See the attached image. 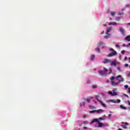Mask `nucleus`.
I'll list each match as a JSON object with an SVG mask.
<instances>
[{
  "label": "nucleus",
  "mask_w": 130,
  "mask_h": 130,
  "mask_svg": "<svg viewBox=\"0 0 130 130\" xmlns=\"http://www.w3.org/2000/svg\"><path fill=\"white\" fill-rule=\"evenodd\" d=\"M115 79V77H114V76H112L110 80L111 81V85L112 86H118L119 85V83H120V82H123V81H124V79H123V78L121 77V80L117 79L116 81H118V82H114V81H113V80H114Z\"/></svg>",
  "instance_id": "obj_1"
},
{
  "label": "nucleus",
  "mask_w": 130,
  "mask_h": 130,
  "mask_svg": "<svg viewBox=\"0 0 130 130\" xmlns=\"http://www.w3.org/2000/svg\"><path fill=\"white\" fill-rule=\"evenodd\" d=\"M95 99L99 101V102H100L101 105H102L103 107H106V105L104 103H103V102L101 101V99L100 98V96L99 95H96L95 96Z\"/></svg>",
  "instance_id": "obj_2"
},
{
  "label": "nucleus",
  "mask_w": 130,
  "mask_h": 130,
  "mask_svg": "<svg viewBox=\"0 0 130 130\" xmlns=\"http://www.w3.org/2000/svg\"><path fill=\"white\" fill-rule=\"evenodd\" d=\"M116 54H117V52L116 51H114L111 53L108 54V57H110L111 56H114V55H116Z\"/></svg>",
  "instance_id": "obj_3"
},
{
  "label": "nucleus",
  "mask_w": 130,
  "mask_h": 130,
  "mask_svg": "<svg viewBox=\"0 0 130 130\" xmlns=\"http://www.w3.org/2000/svg\"><path fill=\"white\" fill-rule=\"evenodd\" d=\"M99 73L101 76H107V73L102 70L99 71Z\"/></svg>",
  "instance_id": "obj_4"
},
{
  "label": "nucleus",
  "mask_w": 130,
  "mask_h": 130,
  "mask_svg": "<svg viewBox=\"0 0 130 130\" xmlns=\"http://www.w3.org/2000/svg\"><path fill=\"white\" fill-rule=\"evenodd\" d=\"M121 123L122 124L121 125V126L122 127H123V128H126V125H128V123L126 122H122Z\"/></svg>",
  "instance_id": "obj_5"
},
{
  "label": "nucleus",
  "mask_w": 130,
  "mask_h": 130,
  "mask_svg": "<svg viewBox=\"0 0 130 130\" xmlns=\"http://www.w3.org/2000/svg\"><path fill=\"white\" fill-rule=\"evenodd\" d=\"M103 63L106 64V63H109V62H111V60L105 58L104 60L103 61Z\"/></svg>",
  "instance_id": "obj_6"
},
{
  "label": "nucleus",
  "mask_w": 130,
  "mask_h": 130,
  "mask_svg": "<svg viewBox=\"0 0 130 130\" xmlns=\"http://www.w3.org/2000/svg\"><path fill=\"white\" fill-rule=\"evenodd\" d=\"M119 30L121 33L122 35H123V36H124V35H125V34L124 33V29L123 28H122V27H120Z\"/></svg>",
  "instance_id": "obj_7"
},
{
  "label": "nucleus",
  "mask_w": 130,
  "mask_h": 130,
  "mask_svg": "<svg viewBox=\"0 0 130 130\" xmlns=\"http://www.w3.org/2000/svg\"><path fill=\"white\" fill-rule=\"evenodd\" d=\"M96 121L97 122H100V121H99V120H98V119H93V120L91 121V122H92V123H94V122H96Z\"/></svg>",
  "instance_id": "obj_8"
},
{
  "label": "nucleus",
  "mask_w": 130,
  "mask_h": 130,
  "mask_svg": "<svg viewBox=\"0 0 130 130\" xmlns=\"http://www.w3.org/2000/svg\"><path fill=\"white\" fill-rule=\"evenodd\" d=\"M111 66V67H112V66H114V67H116V62H115V61H112Z\"/></svg>",
  "instance_id": "obj_9"
},
{
  "label": "nucleus",
  "mask_w": 130,
  "mask_h": 130,
  "mask_svg": "<svg viewBox=\"0 0 130 130\" xmlns=\"http://www.w3.org/2000/svg\"><path fill=\"white\" fill-rule=\"evenodd\" d=\"M102 126H103V123L99 122L98 127H102Z\"/></svg>",
  "instance_id": "obj_10"
},
{
  "label": "nucleus",
  "mask_w": 130,
  "mask_h": 130,
  "mask_svg": "<svg viewBox=\"0 0 130 130\" xmlns=\"http://www.w3.org/2000/svg\"><path fill=\"white\" fill-rule=\"evenodd\" d=\"M109 25H113L114 26H115L116 25H117V23L115 22H110L109 23Z\"/></svg>",
  "instance_id": "obj_11"
},
{
  "label": "nucleus",
  "mask_w": 130,
  "mask_h": 130,
  "mask_svg": "<svg viewBox=\"0 0 130 130\" xmlns=\"http://www.w3.org/2000/svg\"><path fill=\"white\" fill-rule=\"evenodd\" d=\"M112 30V27H110L107 29V33H109Z\"/></svg>",
  "instance_id": "obj_12"
},
{
  "label": "nucleus",
  "mask_w": 130,
  "mask_h": 130,
  "mask_svg": "<svg viewBox=\"0 0 130 130\" xmlns=\"http://www.w3.org/2000/svg\"><path fill=\"white\" fill-rule=\"evenodd\" d=\"M125 40H127V41H130V36H127V37L125 38Z\"/></svg>",
  "instance_id": "obj_13"
},
{
  "label": "nucleus",
  "mask_w": 130,
  "mask_h": 130,
  "mask_svg": "<svg viewBox=\"0 0 130 130\" xmlns=\"http://www.w3.org/2000/svg\"><path fill=\"white\" fill-rule=\"evenodd\" d=\"M102 111H103V110L99 109V110H95V112H97L98 113H100V112H102Z\"/></svg>",
  "instance_id": "obj_14"
},
{
  "label": "nucleus",
  "mask_w": 130,
  "mask_h": 130,
  "mask_svg": "<svg viewBox=\"0 0 130 130\" xmlns=\"http://www.w3.org/2000/svg\"><path fill=\"white\" fill-rule=\"evenodd\" d=\"M107 35H108V36H105L104 38L107 39V38H109V37H110V34H107Z\"/></svg>",
  "instance_id": "obj_15"
},
{
  "label": "nucleus",
  "mask_w": 130,
  "mask_h": 130,
  "mask_svg": "<svg viewBox=\"0 0 130 130\" xmlns=\"http://www.w3.org/2000/svg\"><path fill=\"white\" fill-rule=\"evenodd\" d=\"M104 72L106 73V74H107V71H108V70L105 67L104 68Z\"/></svg>",
  "instance_id": "obj_16"
},
{
  "label": "nucleus",
  "mask_w": 130,
  "mask_h": 130,
  "mask_svg": "<svg viewBox=\"0 0 130 130\" xmlns=\"http://www.w3.org/2000/svg\"><path fill=\"white\" fill-rule=\"evenodd\" d=\"M101 45H104V43L102 42H100L99 43V46H101Z\"/></svg>",
  "instance_id": "obj_17"
},
{
  "label": "nucleus",
  "mask_w": 130,
  "mask_h": 130,
  "mask_svg": "<svg viewBox=\"0 0 130 130\" xmlns=\"http://www.w3.org/2000/svg\"><path fill=\"white\" fill-rule=\"evenodd\" d=\"M94 57H95V55H91L90 59H91V60H93V59H94Z\"/></svg>",
  "instance_id": "obj_18"
},
{
  "label": "nucleus",
  "mask_w": 130,
  "mask_h": 130,
  "mask_svg": "<svg viewBox=\"0 0 130 130\" xmlns=\"http://www.w3.org/2000/svg\"><path fill=\"white\" fill-rule=\"evenodd\" d=\"M120 108H122V109H126V108L125 107H123L122 105H120Z\"/></svg>",
  "instance_id": "obj_19"
},
{
  "label": "nucleus",
  "mask_w": 130,
  "mask_h": 130,
  "mask_svg": "<svg viewBox=\"0 0 130 130\" xmlns=\"http://www.w3.org/2000/svg\"><path fill=\"white\" fill-rule=\"evenodd\" d=\"M124 13H123V12L121 13L120 12H119L118 13V14L119 15V16H122V15H123Z\"/></svg>",
  "instance_id": "obj_20"
},
{
  "label": "nucleus",
  "mask_w": 130,
  "mask_h": 130,
  "mask_svg": "<svg viewBox=\"0 0 130 130\" xmlns=\"http://www.w3.org/2000/svg\"><path fill=\"white\" fill-rule=\"evenodd\" d=\"M111 15L112 17H114V15H115V13L113 12H111Z\"/></svg>",
  "instance_id": "obj_21"
},
{
  "label": "nucleus",
  "mask_w": 130,
  "mask_h": 130,
  "mask_svg": "<svg viewBox=\"0 0 130 130\" xmlns=\"http://www.w3.org/2000/svg\"><path fill=\"white\" fill-rule=\"evenodd\" d=\"M117 95V93L116 92H112V96H116Z\"/></svg>",
  "instance_id": "obj_22"
},
{
  "label": "nucleus",
  "mask_w": 130,
  "mask_h": 130,
  "mask_svg": "<svg viewBox=\"0 0 130 130\" xmlns=\"http://www.w3.org/2000/svg\"><path fill=\"white\" fill-rule=\"evenodd\" d=\"M95 50H97L99 53H100V49H99V48H96Z\"/></svg>",
  "instance_id": "obj_23"
},
{
  "label": "nucleus",
  "mask_w": 130,
  "mask_h": 130,
  "mask_svg": "<svg viewBox=\"0 0 130 130\" xmlns=\"http://www.w3.org/2000/svg\"><path fill=\"white\" fill-rule=\"evenodd\" d=\"M109 50H110V51H113V52L115 51L114 50V49H113V48H110L109 49Z\"/></svg>",
  "instance_id": "obj_24"
},
{
  "label": "nucleus",
  "mask_w": 130,
  "mask_h": 130,
  "mask_svg": "<svg viewBox=\"0 0 130 130\" xmlns=\"http://www.w3.org/2000/svg\"><path fill=\"white\" fill-rule=\"evenodd\" d=\"M96 88H97V85H92L93 89H96Z\"/></svg>",
  "instance_id": "obj_25"
},
{
  "label": "nucleus",
  "mask_w": 130,
  "mask_h": 130,
  "mask_svg": "<svg viewBox=\"0 0 130 130\" xmlns=\"http://www.w3.org/2000/svg\"><path fill=\"white\" fill-rule=\"evenodd\" d=\"M85 106V102H84L83 103V104H82V103H81L80 104V106L82 107V106Z\"/></svg>",
  "instance_id": "obj_26"
},
{
  "label": "nucleus",
  "mask_w": 130,
  "mask_h": 130,
  "mask_svg": "<svg viewBox=\"0 0 130 130\" xmlns=\"http://www.w3.org/2000/svg\"><path fill=\"white\" fill-rule=\"evenodd\" d=\"M109 71L110 72L109 74H111V73H112V69L111 68H109Z\"/></svg>",
  "instance_id": "obj_27"
},
{
  "label": "nucleus",
  "mask_w": 130,
  "mask_h": 130,
  "mask_svg": "<svg viewBox=\"0 0 130 130\" xmlns=\"http://www.w3.org/2000/svg\"><path fill=\"white\" fill-rule=\"evenodd\" d=\"M116 21H119L120 20V17H118L116 18Z\"/></svg>",
  "instance_id": "obj_28"
},
{
  "label": "nucleus",
  "mask_w": 130,
  "mask_h": 130,
  "mask_svg": "<svg viewBox=\"0 0 130 130\" xmlns=\"http://www.w3.org/2000/svg\"><path fill=\"white\" fill-rule=\"evenodd\" d=\"M129 7H130V5L129 4L126 5L125 6V8H129Z\"/></svg>",
  "instance_id": "obj_29"
},
{
  "label": "nucleus",
  "mask_w": 130,
  "mask_h": 130,
  "mask_svg": "<svg viewBox=\"0 0 130 130\" xmlns=\"http://www.w3.org/2000/svg\"><path fill=\"white\" fill-rule=\"evenodd\" d=\"M121 78V75H118L117 76H116V77H115V79H117V78Z\"/></svg>",
  "instance_id": "obj_30"
},
{
  "label": "nucleus",
  "mask_w": 130,
  "mask_h": 130,
  "mask_svg": "<svg viewBox=\"0 0 130 130\" xmlns=\"http://www.w3.org/2000/svg\"><path fill=\"white\" fill-rule=\"evenodd\" d=\"M111 102H112V103H116V101H115V100H111Z\"/></svg>",
  "instance_id": "obj_31"
},
{
  "label": "nucleus",
  "mask_w": 130,
  "mask_h": 130,
  "mask_svg": "<svg viewBox=\"0 0 130 130\" xmlns=\"http://www.w3.org/2000/svg\"><path fill=\"white\" fill-rule=\"evenodd\" d=\"M89 112L90 113H94V112H96V110L91 111Z\"/></svg>",
  "instance_id": "obj_32"
},
{
  "label": "nucleus",
  "mask_w": 130,
  "mask_h": 130,
  "mask_svg": "<svg viewBox=\"0 0 130 130\" xmlns=\"http://www.w3.org/2000/svg\"><path fill=\"white\" fill-rule=\"evenodd\" d=\"M98 119H100L101 120H105V119H104V118L100 117Z\"/></svg>",
  "instance_id": "obj_33"
},
{
  "label": "nucleus",
  "mask_w": 130,
  "mask_h": 130,
  "mask_svg": "<svg viewBox=\"0 0 130 130\" xmlns=\"http://www.w3.org/2000/svg\"><path fill=\"white\" fill-rule=\"evenodd\" d=\"M108 94H110V95H112V91H108Z\"/></svg>",
  "instance_id": "obj_34"
},
{
  "label": "nucleus",
  "mask_w": 130,
  "mask_h": 130,
  "mask_svg": "<svg viewBox=\"0 0 130 130\" xmlns=\"http://www.w3.org/2000/svg\"><path fill=\"white\" fill-rule=\"evenodd\" d=\"M111 116H112V114H109L108 115V118H110V117H111Z\"/></svg>",
  "instance_id": "obj_35"
},
{
  "label": "nucleus",
  "mask_w": 130,
  "mask_h": 130,
  "mask_svg": "<svg viewBox=\"0 0 130 130\" xmlns=\"http://www.w3.org/2000/svg\"><path fill=\"white\" fill-rule=\"evenodd\" d=\"M124 88H126V89H127L128 88V86L127 85H124Z\"/></svg>",
  "instance_id": "obj_36"
},
{
  "label": "nucleus",
  "mask_w": 130,
  "mask_h": 130,
  "mask_svg": "<svg viewBox=\"0 0 130 130\" xmlns=\"http://www.w3.org/2000/svg\"><path fill=\"white\" fill-rule=\"evenodd\" d=\"M115 46H116V47H117V48H119V45H118V44H116V45H115Z\"/></svg>",
  "instance_id": "obj_37"
},
{
  "label": "nucleus",
  "mask_w": 130,
  "mask_h": 130,
  "mask_svg": "<svg viewBox=\"0 0 130 130\" xmlns=\"http://www.w3.org/2000/svg\"><path fill=\"white\" fill-rule=\"evenodd\" d=\"M121 54H124V50H122L121 51Z\"/></svg>",
  "instance_id": "obj_38"
},
{
  "label": "nucleus",
  "mask_w": 130,
  "mask_h": 130,
  "mask_svg": "<svg viewBox=\"0 0 130 130\" xmlns=\"http://www.w3.org/2000/svg\"><path fill=\"white\" fill-rule=\"evenodd\" d=\"M86 101H87V102H88L89 103H90V99H87Z\"/></svg>",
  "instance_id": "obj_39"
},
{
  "label": "nucleus",
  "mask_w": 130,
  "mask_h": 130,
  "mask_svg": "<svg viewBox=\"0 0 130 130\" xmlns=\"http://www.w3.org/2000/svg\"><path fill=\"white\" fill-rule=\"evenodd\" d=\"M127 78H130V73H128V74L127 75Z\"/></svg>",
  "instance_id": "obj_40"
},
{
  "label": "nucleus",
  "mask_w": 130,
  "mask_h": 130,
  "mask_svg": "<svg viewBox=\"0 0 130 130\" xmlns=\"http://www.w3.org/2000/svg\"><path fill=\"white\" fill-rule=\"evenodd\" d=\"M117 102V103H120V102H121L120 100H118Z\"/></svg>",
  "instance_id": "obj_41"
},
{
  "label": "nucleus",
  "mask_w": 130,
  "mask_h": 130,
  "mask_svg": "<svg viewBox=\"0 0 130 130\" xmlns=\"http://www.w3.org/2000/svg\"><path fill=\"white\" fill-rule=\"evenodd\" d=\"M124 66L125 67H128V64L125 63Z\"/></svg>",
  "instance_id": "obj_42"
},
{
  "label": "nucleus",
  "mask_w": 130,
  "mask_h": 130,
  "mask_svg": "<svg viewBox=\"0 0 130 130\" xmlns=\"http://www.w3.org/2000/svg\"><path fill=\"white\" fill-rule=\"evenodd\" d=\"M126 46V45L125 44H122V46H123V47H125Z\"/></svg>",
  "instance_id": "obj_43"
},
{
  "label": "nucleus",
  "mask_w": 130,
  "mask_h": 130,
  "mask_svg": "<svg viewBox=\"0 0 130 130\" xmlns=\"http://www.w3.org/2000/svg\"><path fill=\"white\" fill-rule=\"evenodd\" d=\"M124 96H125V97H127V98H128V95L127 94H124Z\"/></svg>",
  "instance_id": "obj_44"
},
{
  "label": "nucleus",
  "mask_w": 130,
  "mask_h": 130,
  "mask_svg": "<svg viewBox=\"0 0 130 130\" xmlns=\"http://www.w3.org/2000/svg\"><path fill=\"white\" fill-rule=\"evenodd\" d=\"M127 102H128V105L130 106V101H128Z\"/></svg>",
  "instance_id": "obj_45"
},
{
  "label": "nucleus",
  "mask_w": 130,
  "mask_h": 130,
  "mask_svg": "<svg viewBox=\"0 0 130 130\" xmlns=\"http://www.w3.org/2000/svg\"><path fill=\"white\" fill-rule=\"evenodd\" d=\"M117 70H118V71H120V68L118 67V68H117Z\"/></svg>",
  "instance_id": "obj_46"
},
{
  "label": "nucleus",
  "mask_w": 130,
  "mask_h": 130,
  "mask_svg": "<svg viewBox=\"0 0 130 130\" xmlns=\"http://www.w3.org/2000/svg\"><path fill=\"white\" fill-rule=\"evenodd\" d=\"M83 129H87V127H86V126L83 127Z\"/></svg>",
  "instance_id": "obj_47"
},
{
  "label": "nucleus",
  "mask_w": 130,
  "mask_h": 130,
  "mask_svg": "<svg viewBox=\"0 0 130 130\" xmlns=\"http://www.w3.org/2000/svg\"><path fill=\"white\" fill-rule=\"evenodd\" d=\"M127 59V57L126 56L125 57V60H126Z\"/></svg>",
  "instance_id": "obj_48"
},
{
  "label": "nucleus",
  "mask_w": 130,
  "mask_h": 130,
  "mask_svg": "<svg viewBox=\"0 0 130 130\" xmlns=\"http://www.w3.org/2000/svg\"><path fill=\"white\" fill-rule=\"evenodd\" d=\"M101 34H104V31H103V32H101Z\"/></svg>",
  "instance_id": "obj_49"
},
{
  "label": "nucleus",
  "mask_w": 130,
  "mask_h": 130,
  "mask_svg": "<svg viewBox=\"0 0 130 130\" xmlns=\"http://www.w3.org/2000/svg\"><path fill=\"white\" fill-rule=\"evenodd\" d=\"M127 25H128V26H129V25H130V22L128 23L127 24Z\"/></svg>",
  "instance_id": "obj_50"
},
{
  "label": "nucleus",
  "mask_w": 130,
  "mask_h": 130,
  "mask_svg": "<svg viewBox=\"0 0 130 130\" xmlns=\"http://www.w3.org/2000/svg\"><path fill=\"white\" fill-rule=\"evenodd\" d=\"M106 82H107V83H109V80H108L106 81Z\"/></svg>",
  "instance_id": "obj_51"
},
{
  "label": "nucleus",
  "mask_w": 130,
  "mask_h": 130,
  "mask_svg": "<svg viewBox=\"0 0 130 130\" xmlns=\"http://www.w3.org/2000/svg\"><path fill=\"white\" fill-rule=\"evenodd\" d=\"M104 26H105V27H106V26H107V24H104Z\"/></svg>",
  "instance_id": "obj_52"
},
{
  "label": "nucleus",
  "mask_w": 130,
  "mask_h": 130,
  "mask_svg": "<svg viewBox=\"0 0 130 130\" xmlns=\"http://www.w3.org/2000/svg\"><path fill=\"white\" fill-rule=\"evenodd\" d=\"M94 103H97V102L95 101V100H93Z\"/></svg>",
  "instance_id": "obj_53"
},
{
  "label": "nucleus",
  "mask_w": 130,
  "mask_h": 130,
  "mask_svg": "<svg viewBox=\"0 0 130 130\" xmlns=\"http://www.w3.org/2000/svg\"><path fill=\"white\" fill-rule=\"evenodd\" d=\"M121 11H124V9H122Z\"/></svg>",
  "instance_id": "obj_54"
},
{
  "label": "nucleus",
  "mask_w": 130,
  "mask_h": 130,
  "mask_svg": "<svg viewBox=\"0 0 130 130\" xmlns=\"http://www.w3.org/2000/svg\"><path fill=\"white\" fill-rule=\"evenodd\" d=\"M88 83H90V80H88Z\"/></svg>",
  "instance_id": "obj_55"
},
{
  "label": "nucleus",
  "mask_w": 130,
  "mask_h": 130,
  "mask_svg": "<svg viewBox=\"0 0 130 130\" xmlns=\"http://www.w3.org/2000/svg\"><path fill=\"white\" fill-rule=\"evenodd\" d=\"M83 100H86V99H85V98H83Z\"/></svg>",
  "instance_id": "obj_56"
},
{
  "label": "nucleus",
  "mask_w": 130,
  "mask_h": 130,
  "mask_svg": "<svg viewBox=\"0 0 130 130\" xmlns=\"http://www.w3.org/2000/svg\"><path fill=\"white\" fill-rule=\"evenodd\" d=\"M128 45H129V46H130V43L128 44Z\"/></svg>",
  "instance_id": "obj_57"
},
{
  "label": "nucleus",
  "mask_w": 130,
  "mask_h": 130,
  "mask_svg": "<svg viewBox=\"0 0 130 130\" xmlns=\"http://www.w3.org/2000/svg\"><path fill=\"white\" fill-rule=\"evenodd\" d=\"M128 90H129V91H130V88H128Z\"/></svg>",
  "instance_id": "obj_58"
},
{
  "label": "nucleus",
  "mask_w": 130,
  "mask_h": 130,
  "mask_svg": "<svg viewBox=\"0 0 130 130\" xmlns=\"http://www.w3.org/2000/svg\"><path fill=\"white\" fill-rule=\"evenodd\" d=\"M84 117H86V116L84 115Z\"/></svg>",
  "instance_id": "obj_59"
},
{
  "label": "nucleus",
  "mask_w": 130,
  "mask_h": 130,
  "mask_svg": "<svg viewBox=\"0 0 130 130\" xmlns=\"http://www.w3.org/2000/svg\"><path fill=\"white\" fill-rule=\"evenodd\" d=\"M129 59H130V57H129Z\"/></svg>",
  "instance_id": "obj_60"
},
{
  "label": "nucleus",
  "mask_w": 130,
  "mask_h": 130,
  "mask_svg": "<svg viewBox=\"0 0 130 130\" xmlns=\"http://www.w3.org/2000/svg\"><path fill=\"white\" fill-rule=\"evenodd\" d=\"M129 92H130V91H129Z\"/></svg>",
  "instance_id": "obj_61"
}]
</instances>
